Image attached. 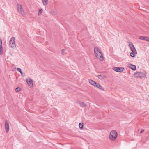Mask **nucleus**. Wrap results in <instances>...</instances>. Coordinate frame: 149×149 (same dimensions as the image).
<instances>
[{"label":"nucleus","instance_id":"412c9836","mask_svg":"<svg viewBox=\"0 0 149 149\" xmlns=\"http://www.w3.org/2000/svg\"><path fill=\"white\" fill-rule=\"evenodd\" d=\"M132 53H134V54H137V52L136 51L135 49L134 50H132Z\"/></svg>","mask_w":149,"mask_h":149},{"label":"nucleus","instance_id":"20e7f679","mask_svg":"<svg viewBox=\"0 0 149 149\" xmlns=\"http://www.w3.org/2000/svg\"><path fill=\"white\" fill-rule=\"evenodd\" d=\"M134 76L135 78H142V77H144L145 76V74L141 72H138L134 73Z\"/></svg>","mask_w":149,"mask_h":149},{"label":"nucleus","instance_id":"f257e3e1","mask_svg":"<svg viewBox=\"0 0 149 149\" xmlns=\"http://www.w3.org/2000/svg\"><path fill=\"white\" fill-rule=\"evenodd\" d=\"M94 51L96 57L101 61H102L104 60V58L102 53L99 48L97 47H95Z\"/></svg>","mask_w":149,"mask_h":149},{"label":"nucleus","instance_id":"39448f33","mask_svg":"<svg viewBox=\"0 0 149 149\" xmlns=\"http://www.w3.org/2000/svg\"><path fill=\"white\" fill-rule=\"evenodd\" d=\"M10 45L12 48H15L16 47V45L15 43V38L12 37L11 38L10 41Z\"/></svg>","mask_w":149,"mask_h":149},{"label":"nucleus","instance_id":"423d86ee","mask_svg":"<svg viewBox=\"0 0 149 149\" xmlns=\"http://www.w3.org/2000/svg\"><path fill=\"white\" fill-rule=\"evenodd\" d=\"M113 69L114 71L118 72H120L123 71L125 69L123 67H115L113 68Z\"/></svg>","mask_w":149,"mask_h":149},{"label":"nucleus","instance_id":"f3484780","mask_svg":"<svg viewBox=\"0 0 149 149\" xmlns=\"http://www.w3.org/2000/svg\"><path fill=\"white\" fill-rule=\"evenodd\" d=\"M17 70L21 73V76H22L23 77L24 76L23 75V73L22 72L21 69L20 68H17Z\"/></svg>","mask_w":149,"mask_h":149},{"label":"nucleus","instance_id":"aec40b11","mask_svg":"<svg viewBox=\"0 0 149 149\" xmlns=\"http://www.w3.org/2000/svg\"><path fill=\"white\" fill-rule=\"evenodd\" d=\"M50 13L52 14V15H56L57 14L56 12L54 11H52L50 12Z\"/></svg>","mask_w":149,"mask_h":149},{"label":"nucleus","instance_id":"9d476101","mask_svg":"<svg viewBox=\"0 0 149 149\" xmlns=\"http://www.w3.org/2000/svg\"><path fill=\"white\" fill-rule=\"evenodd\" d=\"M128 66L130 68L133 70H135L136 69V66L134 65L129 64L128 65Z\"/></svg>","mask_w":149,"mask_h":149},{"label":"nucleus","instance_id":"0eeeda50","mask_svg":"<svg viewBox=\"0 0 149 149\" xmlns=\"http://www.w3.org/2000/svg\"><path fill=\"white\" fill-rule=\"evenodd\" d=\"M26 81L28 84L29 86L31 87L33 86V81L30 78H28L26 79Z\"/></svg>","mask_w":149,"mask_h":149},{"label":"nucleus","instance_id":"6e6552de","mask_svg":"<svg viewBox=\"0 0 149 149\" xmlns=\"http://www.w3.org/2000/svg\"><path fill=\"white\" fill-rule=\"evenodd\" d=\"M5 127L6 130V132L7 133L9 131V125L7 120L5 121Z\"/></svg>","mask_w":149,"mask_h":149},{"label":"nucleus","instance_id":"6ab92c4d","mask_svg":"<svg viewBox=\"0 0 149 149\" xmlns=\"http://www.w3.org/2000/svg\"><path fill=\"white\" fill-rule=\"evenodd\" d=\"M3 54V50L2 49V47H0V54L2 55Z\"/></svg>","mask_w":149,"mask_h":149},{"label":"nucleus","instance_id":"dca6fc26","mask_svg":"<svg viewBox=\"0 0 149 149\" xmlns=\"http://www.w3.org/2000/svg\"><path fill=\"white\" fill-rule=\"evenodd\" d=\"M79 104L81 107H85L86 106V105L83 102H79Z\"/></svg>","mask_w":149,"mask_h":149},{"label":"nucleus","instance_id":"2eb2a0df","mask_svg":"<svg viewBox=\"0 0 149 149\" xmlns=\"http://www.w3.org/2000/svg\"><path fill=\"white\" fill-rule=\"evenodd\" d=\"M43 4L46 6L47 5L48 2V0H42Z\"/></svg>","mask_w":149,"mask_h":149},{"label":"nucleus","instance_id":"1a4fd4ad","mask_svg":"<svg viewBox=\"0 0 149 149\" xmlns=\"http://www.w3.org/2000/svg\"><path fill=\"white\" fill-rule=\"evenodd\" d=\"M139 39L143 40H145L149 42V37L145 36H140Z\"/></svg>","mask_w":149,"mask_h":149},{"label":"nucleus","instance_id":"f8f14e48","mask_svg":"<svg viewBox=\"0 0 149 149\" xmlns=\"http://www.w3.org/2000/svg\"><path fill=\"white\" fill-rule=\"evenodd\" d=\"M96 87H97L98 88L100 89L101 90L104 91V89H103V87L99 84V83H97L95 86Z\"/></svg>","mask_w":149,"mask_h":149},{"label":"nucleus","instance_id":"f03ea898","mask_svg":"<svg viewBox=\"0 0 149 149\" xmlns=\"http://www.w3.org/2000/svg\"><path fill=\"white\" fill-rule=\"evenodd\" d=\"M117 136L118 134L116 131L112 130L110 132L109 138L111 140L115 141Z\"/></svg>","mask_w":149,"mask_h":149},{"label":"nucleus","instance_id":"bb28decb","mask_svg":"<svg viewBox=\"0 0 149 149\" xmlns=\"http://www.w3.org/2000/svg\"><path fill=\"white\" fill-rule=\"evenodd\" d=\"M144 131V130L143 129H142L140 132V133H142Z\"/></svg>","mask_w":149,"mask_h":149},{"label":"nucleus","instance_id":"7ed1b4c3","mask_svg":"<svg viewBox=\"0 0 149 149\" xmlns=\"http://www.w3.org/2000/svg\"><path fill=\"white\" fill-rule=\"evenodd\" d=\"M17 9L18 11L20 13L23 17L25 16V13L22 9V6L21 5L17 4Z\"/></svg>","mask_w":149,"mask_h":149},{"label":"nucleus","instance_id":"ddd939ff","mask_svg":"<svg viewBox=\"0 0 149 149\" xmlns=\"http://www.w3.org/2000/svg\"><path fill=\"white\" fill-rule=\"evenodd\" d=\"M89 82L91 85L95 87L97 83L91 79L89 80Z\"/></svg>","mask_w":149,"mask_h":149},{"label":"nucleus","instance_id":"4468645a","mask_svg":"<svg viewBox=\"0 0 149 149\" xmlns=\"http://www.w3.org/2000/svg\"><path fill=\"white\" fill-rule=\"evenodd\" d=\"M129 46H130L131 51L135 49L134 45L132 44V43H130L129 44Z\"/></svg>","mask_w":149,"mask_h":149},{"label":"nucleus","instance_id":"9b49d317","mask_svg":"<svg viewBox=\"0 0 149 149\" xmlns=\"http://www.w3.org/2000/svg\"><path fill=\"white\" fill-rule=\"evenodd\" d=\"M98 78L101 79L102 80L106 78V76L104 74H100L99 75L97 76Z\"/></svg>","mask_w":149,"mask_h":149},{"label":"nucleus","instance_id":"393cba45","mask_svg":"<svg viewBox=\"0 0 149 149\" xmlns=\"http://www.w3.org/2000/svg\"><path fill=\"white\" fill-rule=\"evenodd\" d=\"M2 41L1 39H0V47H2Z\"/></svg>","mask_w":149,"mask_h":149},{"label":"nucleus","instance_id":"4be33fe9","mask_svg":"<svg viewBox=\"0 0 149 149\" xmlns=\"http://www.w3.org/2000/svg\"><path fill=\"white\" fill-rule=\"evenodd\" d=\"M43 11V10L42 9H40L39 10V13H38V15H40L42 13Z\"/></svg>","mask_w":149,"mask_h":149},{"label":"nucleus","instance_id":"5701e85b","mask_svg":"<svg viewBox=\"0 0 149 149\" xmlns=\"http://www.w3.org/2000/svg\"><path fill=\"white\" fill-rule=\"evenodd\" d=\"M130 55L131 56L133 57H134L135 56V55L136 54H134V53H130Z\"/></svg>","mask_w":149,"mask_h":149},{"label":"nucleus","instance_id":"a211bd4d","mask_svg":"<svg viewBox=\"0 0 149 149\" xmlns=\"http://www.w3.org/2000/svg\"><path fill=\"white\" fill-rule=\"evenodd\" d=\"M79 127L80 129H82L83 127V123H80L79 124Z\"/></svg>","mask_w":149,"mask_h":149},{"label":"nucleus","instance_id":"b1692460","mask_svg":"<svg viewBox=\"0 0 149 149\" xmlns=\"http://www.w3.org/2000/svg\"><path fill=\"white\" fill-rule=\"evenodd\" d=\"M20 89L19 87H17L15 89V90L17 92H19L20 91Z\"/></svg>","mask_w":149,"mask_h":149},{"label":"nucleus","instance_id":"a878e982","mask_svg":"<svg viewBox=\"0 0 149 149\" xmlns=\"http://www.w3.org/2000/svg\"><path fill=\"white\" fill-rule=\"evenodd\" d=\"M65 50L64 49H63L62 51V55H64V52H65Z\"/></svg>","mask_w":149,"mask_h":149}]
</instances>
